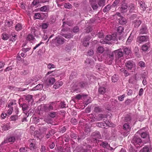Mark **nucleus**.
<instances>
[{"label":"nucleus","mask_w":152,"mask_h":152,"mask_svg":"<svg viewBox=\"0 0 152 152\" xmlns=\"http://www.w3.org/2000/svg\"><path fill=\"white\" fill-rule=\"evenodd\" d=\"M87 85V83L86 82L79 81L75 82L73 83V84L72 87V90L73 91H76L77 93L80 92V90L82 88H85Z\"/></svg>","instance_id":"1"},{"label":"nucleus","mask_w":152,"mask_h":152,"mask_svg":"<svg viewBox=\"0 0 152 152\" xmlns=\"http://www.w3.org/2000/svg\"><path fill=\"white\" fill-rule=\"evenodd\" d=\"M117 35L116 34H113L112 35H107L105 38V39H101L100 42L103 44L108 43L107 41H109L111 40L115 41L117 40Z\"/></svg>","instance_id":"2"},{"label":"nucleus","mask_w":152,"mask_h":152,"mask_svg":"<svg viewBox=\"0 0 152 152\" xmlns=\"http://www.w3.org/2000/svg\"><path fill=\"white\" fill-rule=\"evenodd\" d=\"M123 130L121 132V134L124 136H126L129 133L131 130V127L129 123H125L123 125Z\"/></svg>","instance_id":"3"},{"label":"nucleus","mask_w":152,"mask_h":152,"mask_svg":"<svg viewBox=\"0 0 152 152\" xmlns=\"http://www.w3.org/2000/svg\"><path fill=\"white\" fill-rule=\"evenodd\" d=\"M138 134L140 135L142 138H146V142H148L150 140V138L148 133L146 132H143L142 129L138 131L137 132L136 134Z\"/></svg>","instance_id":"4"},{"label":"nucleus","mask_w":152,"mask_h":152,"mask_svg":"<svg viewBox=\"0 0 152 152\" xmlns=\"http://www.w3.org/2000/svg\"><path fill=\"white\" fill-rule=\"evenodd\" d=\"M125 65L127 69L129 70H134L136 68L135 63L132 60L127 61L125 63Z\"/></svg>","instance_id":"5"},{"label":"nucleus","mask_w":152,"mask_h":152,"mask_svg":"<svg viewBox=\"0 0 152 152\" xmlns=\"http://www.w3.org/2000/svg\"><path fill=\"white\" fill-rule=\"evenodd\" d=\"M132 142V143L135 146L136 148L141 146L140 145V144L141 143L142 140L140 138L135 136L134 137Z\"/></svg>","instance_id":"6"},{"label":"nucleus","mask_w":152,"mask_h":152,"mask_svg":"<svg viewBox=\"0 0 152 152\" xmlns=\"http://www.w3.org/2000/svg\"><path fill=\"white\" fill-rule=\"evenodd\" d=\"M113 53L114 55H115L116 58H118V59H116V61H118L119 58L122 57L123 55V50L121 49L115 50L113 52Z\"/></svg>","instance_id":"7"},{"label":"nucleus","mask_w":152,"mask_h":152,"mask_svg":"<svg viewBox=\"0 0 152 152\" xmlns=\"http://www.w3.org/2000/svg\"><path fill=\"white\" fill-rule=\"evenodd\" d=\"M56 106V103L55 102H53L50 103L49 104H45L44 107H45V109L46 110H53L54 107Z\"/></svg>","instance_id":"8"},{"label":"nucleus","mask_w":152,"mask_h":152,"mask_svg":"<svg viewBox=\"0 0 152 152\" xmlns=\"http://www.w3.org/2000/svg\"><path fill=\"white\" fill-rule=\"evenodd\" d=\"M41 78V77L40 76H36L34 77H33L29 80L27 82V83L28 84L31 83L34 84L35 83L38 81Z\"/></svg>","instance_id":"9"},{"label":"nucleus","mask_w":152,"mask_h":152,"mask_svg":"<svg viewBox=\"0 0 152 152\" xmlns=\"http://www.w3.org/2000/svg\"><path fill=\"white\" fill-rule=\"evenodd\" d=\"M114 55L113 53L107 55V61L108 64L110 65L112 64L114 59Z\"/></svg>","instance_id":"10"},{"label":"nucleus","mask_w":152,"mask_h":152,"mask_svg":"<svg viewBox=\"0 0 152 152\" xmlns=\"http://www.w3.org/2000/svg\"><path fill=\"white\" fill-rule=\"evenodd\" d=\"M148 39V37L146 36H143L139 37L137 39V42L139 43L142 42L146 41Z\"/></svg>","instance_id":"11"},{"label":"nucleus","mask_w":152,"mask_h":152,"mask_svg":"<svg viewBox=\"0 0 152 152\" xmlns=\"http://www.w3.org/2000/svg\"><path fill=\"white\" fill-rule=\"evenodd\" d=\"M26 40L31 43H33L35 41L36 39L32 34H29L26 37Z\"/></svg>","instance_id":"12"},{"label":"nucleus","mask_w":152,"mask_h":152,"mask_svg":"<svg viewBox=\"0 0 152 152\" xmlns=\"http://www.w3.org/2000/svg\"><path fill=\"white\" fill-rule=\"evenodd\" d=\"M1 127L2 130L3 131L7 130L10 129L9 123L3 124L1 125Z\"/></svg>","instance_id":"13"},{"label":"nucleus","mask_w":152,"mask_h":152,"mask_svg":"<svg viewBox=\"0 0 152 152\" xmlns=\"http://www.w3.org/2000/svg\"><path fill=\"white\" fill-rule=\"evenodd\" d=\"M92 136L93 137V138L96 140H97V138L99 139L101 138V136L100 133L98 131H96L93 132L92 134Z\"/></svg>","instance_id":"14"},{"label":"nucleus","mask_w":152,"mask_h":152,"mask_svg":"<svg viewBox=\"0 0 152 152\" xmlns=\"http://www.w3.org/2000/svg\"><path fill=\"white\" fill-rule=\"evenodd\" d=\"M15 141V138L14 137H10L7 139L4 140V141L1 143V144L4 143H7L8 142H14Z\"/></svg>","instance_id":"15"},{"label":"nucleus","mask_w":152,"mask_h":152,"mask_svg":"<svg viewBox=\"0 0 152 152\" xmlns=\"http://www.w3.org/2000/svg\"><path fill=\"white\" fill-rule=\"evenodd\" d=\"M139 4L141 9L143 11H145L147 8V6L145 4V2L144 1H140L139 2Z\"/></svg>","instance_id":"16"},{"label":"nucleus","mask_w":152,"mask_h":152,"mask_svg":"<svg viewBox=\"0 0 152 152\" xmlns=\"http://www.w3.org/2000/svg\"><path fill=\"white\" fill-rule=\"evenodd\" d=\"M57 40V43L59 45H62L64 42V39L62 37H57L56 38Z\"/></svg>","instance_id":"17"},{"label":"nucleus","mask_w":152,"mask_h":152,"mask_svg":"<svg viewBox=\"0 0 152 152\" xmlns=\"http://www.w3.org/2000/svg\"><path fill=\"white\" fill-rule=\"evenodd\" d=\"M148 32V30L146 26L145 25H143L142 26L140 30V33L142 34H146Z\"/></svg>","instance_id":"18"},{"label":"nucleus","mask_w":152,"mask_h":152,"mask_svg":"<svg viewBox=\"0 0 152 152\" xmlns=\"http://www.w3.org/2000/svg\"><path fill=\"white\" fill-rule=\"evenodd\" d=\"M142 21L140 20H135L133 22V25L135 28H138L140 25Z\"/></svg>","instance_id":"19"},{"label":"nucleus","mask_w":152,"mask_h":152,"mask_svg":"<svg viewBox=\"0 0 152 152\" xmlns=\"http://www.w3.org/2000/svg\"><path fill=\"white\" fill-rule=\"evenodd\" d=\"M63 84V83L62 81L56 82L53 86L54 88L57 89L61 86Z\"/></svg>","instance_id":"20"},{"label":"nucleus","mask_w":152,"mask_h":152,"mask_svg":"<svg viewBox=\"0 0 152 152\" xmlns=\"http://www.w3.org/2000/svg\"><path fill=\"white\" fill-rule=\"evenodd\" d=\"M118 20L119 23L121 24H125L126 23V19L122 17H120Z\"/></svg>","instance_id":"21"},{"label":"nucleus","mask_w":152,"mask_h":152,"mask_svg":"<svg viewBox=\"0 0 152 152\" xmlns=\"http://www.w3.org/2000/svg\"><path fill=\"white\" fill-rule=\"evenodd\" d=\"M90 39V37L86 38L85 39L83 42V45L85 47H87L89 45V44Z\"/></svg>","instance_id":"22"},{"label":"nucleus","mask_w":152,"mask_h":152,"mask_svg":"<svg viewBox=\"0 0 152 152\" xmlns=\"http://www.w3.org/2000/svg\"><path fill=\"white\" fill-rule=\"evenodd\" d=\"M22 105V110L24 112V113L27 115V111L28 110V107L26 104H23Z\"/></svg>","instance_id":"23"},{"label":"nucleus","mask_w":152,"mask_h":152,"mask_svg":"<svg viewBox=\"0 0 152 152\" xmlns=\"http://www.w3.org/2000/svg\"><path fill=\"white\" fill-rule=\"evenodd\" d=\"M47 82L50 85H53L55 81V80L53 77H49L46 80Z\"/></svg>","instance_id":"24"},{"label":"nucleus","mask_w":152,"mask_h":152,"mask_svg":"<svg viewBox=\"0 0 152 152\" xmlns=\"http://www.w3.org/2000/svg\"><path fill=\"white\" fill-rule=\"evenodd\" d=\"M43 88V86L41 84H39L36 86L34 87L32 90L34 91L41 90Z\"/></svg>","instance_id":"25"},{"label":"nucleus","mask_w":152,"mask_h":152,"mask_svg":"<svg viewBox=\"0 0 152 152\" xmlns=\"http://www.w3.org/2000/svg\"><path fill=\"white\" fill-rule=\"evenodd\" d=\"M55 133V132L54 130L52 129L48 132V133L46 135L45 137L47 139H48L50 137L52 134H54Z\"/></svg>","instance_id":"26"},{"label":"nucleus","mask_w":152,"mask_h":152,"mask_svg":"<svg viewBox=\"0 0 152 152\" xmlns=\"http://www.w3.org/2000/svg\"><path fill=\"white\" fill-rule=\"evenodd\" d=\"M149 44L148 43H147L143 45L142 46V50L143 51H147L149 48Z\"/></svg>","instance_id":"27"},{"label":"nucleus","mask_w":152,"mask_h":152,"mask_svg":"<svg viewBox=\"0 0 152 152\" xmlns=\"http://www.w3.org/2000/svg\"><path fill=\"white\" fill-rule=\"evenodd\" d=\"M100 145L104 148H107L108 147H110V145L106 142H102L100 144Z\"/></svg>","instance_id":"28"},{"label":"nucleus","mask_w":152,"mask_h":152,"mask_svg":"<svg viewBox=\"0 0 152 152\" xmlns=\"http://www.w3.org/2000/svg\"><path fill=\"white\" fill-rule=\"evenodd\" d=\"M111 8V5L108 4L105 6L103 10V11L104 12H108Z\"/></svg>","instance_id":"29"},{"label":"nucleus","mask_w":152,"mask_h":152,"mask_svg":"<svg viewBox=\"0 0 152 152\" xmlns=\"http://www.w3.org/2000/svg\"><path fill=\"white\" fill-rule=\"evenodd\" d=\"M106 92V88L104 87H101L99 88V92L101 94H104Z\"/></svg>","instance_id":"30"},{"label":"nucleus","mask_w":152,"mask_h":152,"mask_svg":"<svg viewBox=\"0 0 152 152\" xmlns=\"http://www.w3.org/2000/svg\"><path fill=\"white\" fill-rule=\"evenodd\" d=\"M23 28L22 25L20 23H18L15 26V30L18 31L22 29Z\"/></svg>","instance_id":"31"},{"label":"nucleus","mask_w":152,"mask_h":152,"mask_svg":"<svg viewBox=\"0 0 152 152\" xmlns=\"http://www.w3.org/2000/svg\"><path fill=\"white\" fill-rule=\"evenodd\" d=\"M26 99L28 102L32 103L33 101V96L31 95H28L26 96Z\"/></svg>","instance_id":"32"},{"label":"nucleus","mask_w":152,"mask_h":152,"mask_svg":"<svg viewBox=\"0 0 152 152\" xmlns=\"http://www.w3.org/2000/svg\"><path fill=\"white\" fill-rule=\"evenodd\" d=\"M106 0H99L98 2V5L100 7H103L105 5Z\"/></svg>","instance_id":"33"},{"label":"nucleus","mask_w":152,"mask_h":152,"mask_svg":"<svg viewBox=\"0 0 152 152\" xmlns=\"http://www.w3.org/2000/svg\"><path fill=\"white\" fill-rule=\"evenodd\" d=\"M48 6L45 5L41 7L40 10L42 12H47V11L48 10Z\"/></svg>","instance_id":"34"},{"label":"nucleus","mask_w":152,"mask_h":152,"mask_svg":"<svg viewBox=\"0 0 152 152\" xmlns=\"http://www.w3.org/2000/svg\"><path fill=\"white\" fill-rule=\"evenodd\" d=\"M9 37V35L6 33H3L2 34V38L3 40H7Z\"/></svg>","instance_id":"35"},{"label":"nucleus","mask_w":152,"mask_h":152,"mask_svg":"<svg viewBox=\"0 0 152 152\" xmlns=\"http://www.w3.org/2000/svg\"><path fill=\"white\" fill-rule=\"evenodd\" d=\"M87 148L84 149L82 151V152H90L91 149V147L90 145H88L87 146Z\"/></svg>","instance_id":"36"},{"label":"nucleus","mask_w":152,"mask_h":152,"mask_svg":"<svg viewBox=\"0 0 152 152\" xmlns=\"http://www.w3.org/2000/svg\"><path fill=\"white\" fill-rule=\"evenodd\" d=\"M104 51V49L102 46H99L97 48V51L99 53H102Z\"/></svg>","instance_id":"37"},{"label":"nucleus","mask_w":152,"mask_h":152,"mask_svg":"<svg viewBox=\"0 0 152 152\" xmlns=\"http://www.w3.org/2000/svg\"><path fill=\"white\" fill-rule=\"evenodd\" d=\"M131 50L130 49L127 48H124V52L126 54H129L130 53Z\"/></svg>","instance_id":"38"},{"label":"nucleus","mask_w":152,"mask_h":152,"mask_svg":"<svg viewBox=\"0 0 152 152\" xmlns=\"http://www.w3.org/2000/svg\"><path fill=\"white\" fill-rule=\"evenodd\" d=\"M96 126L98 127L102 128H105V125L104 123L99 122L96 123Z\"/></svg>","instance_id":"39"},{"label":"nucleus","mask_w":152,"mask_h":152,"mask_svg":"<svg viewBox=\"0 0 152 152\" xmlns=\"http://www.w3.org/2000/svg\"><path fill=\"white\" fill-rule=\"evenodd\" d=\"M118 80V77L117 76L115 75H113L112 78V80L113 82L115 83Z\"/></svg>","instance_id":"40"},{"label":"nucleus","mask_w":152,"mask_h":152,"mask_svg":"<svg viewBox=\"0 0 152 152\" xmlns=\"http://www.w3.org/2000/svg\"><path fill=\"white\" fill-rule=\"evenodd\" d=\"M104 117V115L102 114H99L98 115L97 120L98 121H100Z\"/></svg>","instance_id":"41"},{"label":"nucleus","mask_w":152,"mask_h":152,"mask_svg":"<svg viewBox=\"0 0 152 152\" xmlns=\"http://www.w3.org/2000/svg\"><path fill=\"white\" fill-rule=\"evenodd\" d=\"M59 107L61 108H64L66 107V105L64 102H61L59 105Z\"/></svg>","instance_id":"42"},{"label":"nucleus","mask_w":152,"mask_h":152,"mask_svg":"<svg viewBox=\"0 0 152 152\" xmlns=\"http://www.w3.org/2000/svg\"><path fill=\"white\" fill-rule=\"evenodd\" d=\"M94 111L96 113L100 112L101 111V109L98 106H96L94 107Z\"/></svg>","instance_id":"43"},{"label":"nucleus","mask_w":152,"mask_h":152,"mask_svg":"<svg viewBox=\"0 0 152 152\" xmlns=\"http://www.w3.org/2000/svg\"><path fill=\"white\" fill-rule=\"evenodd\" d=\"M138 65L141 68H143L145 66V63L142 61H140L138 63Z\"/></svg>","instance_id":"44"},{"label":"nucleus","mask_w":152,"mask_h":152,"mask_svg":"<svg viewBox=\"0 0 152 152\" xmlns=\"http://www.w3.org/2000/svg\"><path fill=\"white\" fill-rule=\"evenodd\" d=\"M124 28L122 26H119L117 28V31L119 33H121L124 31Z\"/></svg>","instance_id":"45"},{"label":"nucleus","mask_w":152,"mask_h":152,"mask_svg":"<svg viewBox=\"0 0 152 152\" xmlns=\"http://www.w3.org/2000/svg\"><path fill=\"white\" fill-rule=\"evenodd\" d=\"M131 119V117L129 115H127L125 118V121L127 122V123H129L130 122Z\"/></svg>","instance_id":"46"},{"label":"nucleus","mask_w":152,"mask_h":152,"mask_svg":"<svg viewBox=\"0 0 152 152\" xmlns=\"http://www.w3.org/2000/svg\"><path fill=\"white\" fill-rule=\"evenodd\" d=\"M128 7V6L127 4L125 3H123L121 7V9L122 10H125Z\"/></svg>","instance_id":"47"},{"label":"nucleus","mask_w":152,"mask_h":152,"mask_svg":"<svg viewBox=\"0 0 152 152\" xmlns=\"http://www.w3.org/2000/svg\"><path fill=\"white\" fill-rule=\"evenodd\" d=\"M41 17V14L39 13H35L34 17L37 19H39Z\"/></svg>","instance_id":"48"},{"label":"nucleus","mask_w":152,"mask_h":152,"mask_svg":"<svg viewBox=\"0 0 152 152\" xmlns=\"http://www.w3.org/2000/svg\"><path fill=\"white\" fill-rule=\"evenodd\" d=\"M27 148L24 147H22L20 148L19 151L20 152H27Z\"/></svg>","instance_id":"49"},{"label":"nucleus","mask_w":152,"mask_h":152,"mask_svg":"<svg viewBox=\"0 0 152 152\" xmlns=\"http://www.w3.org/2000/svg\"><path fill=\"white\" fill-rule=\"evenodd\" d=\"M48 68L49 69L52 68H56V66L55 65L51 63L49 64L47 66Z\"/></svg>","instance_id":"50"},{"label":"nucleus","mask_w":152,"mask_h":152,"mask_svg":"<svg viewBox=\"0 0 152 152\" xmlns=\"http://www.w3.org/2000/svg\"><path fill=\"white\" fill-rule=\"evenodd\" d=\"M18 118V115H13L11 116L10 119L12 121H15L17 120Z\"/></svg>","instance_id":"51"},{"label":"nucleus","mask_w":152,"mask_h":152,"mask_svg":"<svg viewBox=\"0 0 152 152\" xmlns=\"http://www.w3.org/2000/svg\"><path fill=\"white\" fill-rule=\"evenodd\" d=\"M56 114L57 113L56 112H52L50 113L49 115L50 117L52 118H54L55 117Z\"/></svg>","instance_id":"52"},{"label":"nucleus","mask_w":152,"mask_h":152,"mask_svg":"<svg viewBox=\"0 0 152 152\" xmlns=\"http://www.w3.org/2000/svg\"><path fill=\"white\" fill-rule=\"evenodd\" d=\"M125 96V94L119 96L118 97V99L120 101H123L124 99V98Z\"/></svg>","instance_id":"53"},{"label":"nucleus","mask_w":152,"mask_h":152,"mask_svg":"<svg viewBox=\"0 0 152 152\" xmlns=\"http://www.w3.org/2000/svg\"><path fill=\"white\" fill-rule=\"evenodd\" d=\"M72 6V5L69 3H65L64 4V7L66 8L70 9Z\"/></svg>","instance_id":"54"},{"label":"nucleus","mask_w":152,"mask_h":152,"mask_svg":"<svg viewBox=\"0 0 152 152\" xmlns=\"http://www.w3.org/2000/svg\"><path fill=\"white\" fill-rule=\"evenodd\" d=\"M9 109L8 110L7 112V113L9 115H11L13 110V107H9Z\"/></svg>","instance_id":"55"},{"label":"nucleus","mask_w":152,"mask_h":152,"mask_svg":"<svg viewBox=\"0 0 152 152\" xmlns=\"http://www.w3.org/2000/svg\"><path fill=\"white\" fill-rule=\"evenodd\" d=\"M71 122L73 124H76L77 123L76 120L74 118H72L71 119Z\"/></svg>","instance_id":"56"},{"label":"nucleus","mask_w":152,"mask_h":152,"mask_svg":"<svg viewBox=\"0 0 152 152\" xmlns=\"http://www.w3.org/2000/svg\"><path fill=\"white\" fill-rule=\"evenodd\" d=\"M129 7L130 8V11L131 12H132L134 10H135V7H134V5L132 4Z\"/></svg>","instance_id":"57"},{"label":"nucleus","mask_w":152,"mask_h":152,"mask_svg":"<svg viewBox=\"0 0 152 152\" xmlns=\"http://www.w3.org/2000/svg\"><path fill=\"white\" fill-rule=\"evenodd\" d=\"M149 151V148L147 146H145L142 149V151L143 152H148Z\"/></svg>","instance_id":"58"},{"label":"nucleus","mask_w":152,"mask_h":152,"mask_svg":"<svg viewBox=\"0 0 152 152\" xmlns=\"http://www.w3.org/2000/svg\"><path fill=\"white\" fill-rule=\"evenodd\" d=\"M104 124H105V126H110V124L108 120H106L105 121H104Z\"/></svg>","instance_id":"59"},{"label":"nucleus","mask_w":152,"mask_h":152,"mask_svg":"<svg viewBox=\"0 0 152 152\" xmlns=\"http://www.w3.org/2000/svg\"><path fill=\"white\" fill-rule=\"evenodd\" d=\"M48 24L47 23H43L42 25V28L43 29H46L48 27Z\"/></svg>","instance_id":"60"},{"label":"nucleus","mask_w":152,"mask_h":152,"mask_svg":"<svg viewBox=\"0 0 152 152\" xmlns=\"http://www.w3.org/2000/svg\"><path fill=\"white\" fill-rule=\"evenodd\" d=\"M91 99L90 97H89L86 101L85 104L86 106H87L88 104L91 103Z\"/></svg>","instance_id":"61"},{"label":"nucleus","mask_w":152,"mask_h":152,"mask_svg":"<svg viewBox=\"0 0 152 152\" xmlns=\"http://www.w3.org/2000/svg\"><path fill=\"white\" fill-rule=\"evenodd\" d=\"M91 7L94 10H96L98 8V6L97 4H91Z\"/></svg>","instance_id":"62"},{"label":"nucleus","mask_w":152,"mask_h":152,"mask_svg":"<svg viewBox=\"0 0 152 152\" xmlns=\"http://www.w3.org/2000/svg\"><path fill=\"white\" fill-rule=\"evenodd\" d=\"M41 152H46V147L44 145H42L40 149Z\"/></svg>","instance_id":"63"},{"label":"nucleus","mask_w":152,"mask_h":152,"mask_svg":"<svg viewBox=\"0 0 152 152\" xmlns=\"http://www.w3.org/2000/svg\"><path fill=\"white\" fill-rule=\"evenodd\" d=\"M79 31V28L78 27L76 26L74 27V28L73 29V31L74 32H78Z\"/></svg>","instance_id":"64"}]
</instances>
